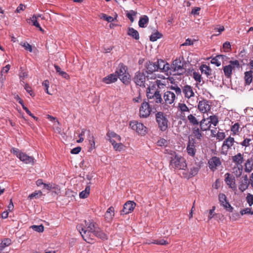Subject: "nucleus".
<instances>
[{"label": "nucleus", "mask_w": 253, "mask_h": 253, "mask_svg": "<svg viewBox=\"0 0 253 253\" xmlns=\"http://www.w3.org/2000/svg\"><path fill=\"white\" fill-rule=\"evenodd\" d=\"M137 12L133 10H130L127 12L126 14V16L130 20L131 22H133L134 20L133 16H135Z\"/></svg>", "instance_id": "obj_51"}, {"label": "nucleus", "mask_w": 253, "mask_h": 253, "mask_svg": "<svg viewBox=\"0 0 253 253\" xmlns=\"http://www.w3.org/2000/svg\"><path fill=\"white\" fill-rule=\"evenodd\" d=\"M18 158L26 164L34 165V159L33 157L28 156L24 153L22 152L19 153L18 155Z\"/></svg>", "instance_id": "obj_22"}, {"label": "nucleus", "mask_w": 253, "mask_h": 253, "mask_svg": "<svg viewBox=\"0 0 253 253\" xmlns=\"http://www.w3.org/2000/svg\"><path fill=\"white\" fill-rule=\"evenodd\" d=\"M218 199L220 205L222 206L226 210L229 211H232L233 208L226 200V197L224 194L220 193L218 195Z\"/></svg>", "instance_id": "obj_19"}, {"label": "nucleus", "mask_w": 253, "mask_h": 253, "mask_svg": "<svg viewBox=\"0 0 253 253\" xmlns=\"http://www.w3.org/2000/svg\"><path fill=\"white\" fill-rule=\"evenodd\" d=\"M198 62L196 55L193 53H185L184 55L180 56L179 58L175 59L172 63H196Z\"/></svg>", "instance_id": "obj_6"}, {"label": "nucleus", "mask_w": 253, "mask_h": 253, "mask_svg": "<svg viewBox=\"0 0 253 253\" xmlns=\"http://www.w3.org/2000/svg\"><path fill=\"white\" fill-rule=\"evenodd\" d=\"M184 64L181 66L178 64H170L169 71L171 72V75H181L185 72L186 70L183 67Z\"/></svg>", "instance_id": "obj_14"}, {"label": "nucleus", "mask_w": 253, "mask_h": 253, "mask_svg": "<svg viewBox=\"0 0 253 253\" xmlns=\"http://www.w3.org/2000/svg\"><path fill=\"white\" fill-rule=\"evenodd\" d=\"M250 212H251V208H245L240 211V213L242 215L246 214H250Z\"/></svg>", "instance_id": "obj_62"}, {"label": "nucleus", "mask_w": 253, "mask_h": 253, "mask_svg": "<svg viewBox=\"0 0 253 253\" xmlns=\"http://www.w3.org/2000/svg\"><path fill=\"white\" fill-rule=\"evenodd\" d=\"M42 86L44 87V90L46 93L48 94L51 95V93L48 91V88L49 86V82L48 80H44L42 83Z\"/></svg>", "instance_id": "obj_57"}, {"label": "nucleus", "mask_w": 253, "mask_h": 253, "mask_svg": "<svg viewBox=\"0 0 253 253\" xmlns=\"http://www.w3.org/2000/svg\"><path fill=\"white\" fill-rule=\"evenodd\" d=\"M95 236L98 238L103 240H106L108 239L107 235L104 233L100 228L98 227L93 234V236Z\"/></svg>", "instance_id": "obj_34"}, {"label": "nucleus", "mask_w": 253, "mask_h": 253, "mask_svg": "<svg viewBox=\"0 0 253 253\" xmlns=\"http://www.w3.org/2000/svg\"><path fill=\"white\" fill-rule=\"evenodd\" d=\"M232 161L237 166H242L244 161V154L238 153L232 157Z\"/></svg>", "instance_id": "obj_24"}, {"label": "nucleus", "mask_w": 253, "mask_h": 253, "mask_svg": "<svg viewBox=\"0 0 253 253\" xmlns=\"http://www.w3.org/2000/svg\"><path fill=\"white\" fill-rule=\"evenodd\" d=\"M192 131L194 136L198 140H201L204 136V134L202 133L203 131L201 129V127H199L198 126H194L192 128Z\"/></svg>", "instance_id": "obj_30"}, {"label": "nucleus", "mask_w": 253, "mask_h": 253, "mask_svg": "<svg viewBox=\"0 0 253 253\" xmlns=\"http://www.w3.org/2000/svg\"><path fill=\"white\" fill-rule=\"evenodd\" d=\"M23 84L22 85L24 86V89L26 90V91L29 93L32 97H34L35 96V93L33 91L31 86L28 84L25 83V84Z\"/></svg>", "instance_id": "obj_44"}, {"label": "nucleus", "mask_w": 253, "mask_h": 253, "mask_svg": "<svg viewBox=\"0 0 253 253\" xmlns=\"http://www.w3.org/2000/svg\"><path fill=\"white\" fill-rule=\"evenodd\" d=\"M100 17L101 19L106 20L108 22H112L115 20V18H114L112 16H108L104 13L101 14V15H100Z\"/></svg>", "instance_id": "obj_53"}, {"label": "nucleus", "mask_w": 253, "mask_h": 253, "mask_svg": "<svg viewBox=\"0 0 253 253\" xmlns=\"http://www.w3.org/2000/svg\"><path fill=\"white\" fill-rule=\"evenodd\" d=\"M246 201L250 206L253 205V195L250 193H248L246 197Z\"/></svg>", "instance_id": "obj_59"}, {"label": "nucleus", "mask_w": 253, "mask_h": 253, "mask_svg": "<svg viewBox=\"0 0 253 253\" xmlns=\"http://www.w3.org/2000/svg\"><path fill=\"white\" fill-rule=\"evenodd\" d=\"M178 109L182 113L189 112V109L187 105L183 103H179L178 105Z\"/></svg>", "instance_id": "obj_50"}, {"label": "nucleus", "mask_w": 253, "mask_h": 253, "mask_svg": "<svg viewBox=\"0 0 253 253\" xmlns=\"http://www.w3.org/2000/svg\"><path fill=\"white\" fill-rule=\"evenodd\" d=\"M224 177V180L226 184L233 191H236L237 190V186L235 177L228 172L225 174Z\"/></svg>", "instance_id": "obj_13"}, {"label": "nucleus", "mask_w": 253, "mask_h": 253, "mask_svg": "<svg viewBox=\"0 0 253 253\" xmlns=\"http://www.w3.org/2000/svg\"><path fill=\"white\" fill-rule=\"evenodd\" d=\"M115 74H117L118 77L128 74L127 67L124 64H122L116 71Z\"/></svg>", "instance_id": "obj_35"}, {"label": "nucleus", "mask_w": 253, "mask_h": 253, "mask_svg": "<svg viewBox=\"0 0 253 253\" xmlns=\"http://www.w3.org/2000/svg\"><path fill=\"white\" fill-rule=\"evenodd\" d=\"M223 48L225 51H229V50L231 49V45L229 42H226L223 44Z\"/></svg>", "instance_id": "obj_64"}, {"label": "nucleus", "mask_w": 253, "mask_h": 253, "mask_svg": "<svg viewBox=\"0 0 253 253\" xmlns=\"http://www.w3.org/2000/svg\"><path fill=\"white\" fill-rule=\"evenodd\" d=\"M88 139L89 143V145L90 147L89 148V151L91 152L93 149H95V138L93 134L90 133V131L88 130Z\"/></svg>", "instance_id": "obj_36"}, {"label": "nucleus", "mask_w": 253, "mask_h": 253, "mask_svg": "<svg viewBox=\"0 0 253 253\" xmlns=\"http://www.w3.org/2000/svg\"><path fill=\"white\" fill-rule=\"evenodd\" d=\"M200 69L202 74H205L207 77L212 75V69L207 64H202L200 67Z\"/></svg>", "instance_id": "obj_32"}, {"label": "nucleus", "mask_w": 253, "mask_h": 253, "mask_svg": "<svg viewBox=\"0 0 253 253\" xmlns=\"http://www.w3.org/2000/svg\"><path fill=\"white\" fill-rule=\"evenodd\" d=\"M10 65L9 64H7L6 66L3 67L1 71V81L3 82L5 80V78H3V75L4 74H6L9 70L10 69Z\"/></svg>", "instance_id": "obj_54"}, {"label": "nucleus", "mask_w": 253, "mask_h": 253, "mask_svg": "<svg viewBox=\"0 0 253 253\" xmlns=\"http://www.w3.org/2000/svg\"><path fill=\"white\" fill-rule=\"evenodd\" d=\"M235 64H228V65L225 66L223 68V72L227 78H230L232 74V71L235 68ZM239 65V64H237Z\"/></svg>", "instance_id": "obj_27"}, {"label": "nucleus", "mask_w": 253, "mask_h": 253, "mask_svg": "<svg viewBox=\"0 0 253 253\" xmlns=\"http://www.w3.org/2000/svg\"><path fill=\"white\" fill-rule=\"evenodd\" d=\"M234 173L236 175V177H239L242 174L243 172V166H237L236 168L233 169Z\"/></svg>", "instance_id": "obj_48"}, {"label": "nucleus", "mask_w": 253, "mask_h": 253, "mask_svg": "<svg viewBox=\"0 0 253 253\" xmlns=\"http://www.w3.org/2000/svg\"><path fill=\"white\" fill-rule=\"evenodd\" d=\"M216 139L218 140V141L223 140L225 137V133L223 132H218L216 134Z\"/></svg>", "instance_id": "obj_60"}, {"label": "nucleus", "mask_w": 253, "mask_h": 253, "mask_svg": "<svg viewBox=\"0 0 253 253\" xmlns=\"http://www.w3.org/2000/svg\"><path fill=\"white\" fill-rule=\"evenodd\" d=\"M151 109L149 103L143 102L139 108V116L140 118H146L148 117L151 113Z\"/></svg>", "instance_id": "obj_11"}, {"label": "nucleus", "mask_w": 253, "mask_h": 253, "mask_svg": "<svg viewBox=\"0 0 253 253\" xmlns=\"http://www.w3.org/2000/svg\"><path fill=\"white\" fill-rule=\"evenodd\" d=\"M244 80L246 84H250L253 80V75L251 72L247 71L245 73Z\"/></svg>", "instance_id": "obj_41"}, {"label": "nucleus", "mask_w": 253, "mask_h": 253, "mask_svg": "<svg viewBox=\"0 0 253 253\" xmlns=\"http://www.w3.org/2000/svg\"><path fill=\"white\" fill-rule=\"evenodd\" d=\"M125 84H128L130 83V75L129 74L118 77Z\"/></svg>", "instance_id": "obj_45"}, {"label": "nucleus", "mask_w": 253, "mask_h": 253, "mask_svg": "<svg viewBox=\"0 0 253 253\" xmlns=\"http://www.w3.org/2000/svg\"><path fill=\"white\" fill-rule=\"evenodd\" d=\"M163 35L159 32L158 31H157L154 33H153L150 36V40L151 42H155L158 39H160L162 37Z\"/></svg>", "instance_id": "obj_42"}, {"label": "nucleus", "mask_w": 253, "mask_h": 253, "mask_svg": "<svg viewBox=\"0 0 253 253\" xmlns=\"http://www.w3.org/2000/svg\"><path fill=\"white\" fill-rule=\"evenodd\" d=\"M208 165L210 170L214 172L221 166L222 162L220 158L213 156L208 161Z\"/></svg>", "instance_id": "obj_10"}, {"label": "nucleus", "mask_w": 253, "mask_h": 253, "mask_svg": "<svg viewBox=\"0 0 253 253\" xmlns=\"http://www.w3.org/2000/svg\"><path fill=\"white\" fill-rule=\"evenodd\" d=\"M115 216V210L113 207H109L105 213V219L107 222H110L112 220Z\"/></svg>", "instance_id": "obj_26"}, {"label": "nucleus", "mask_w": 253, "mask_h": 253, "mask_svg": "<svg viewBox=\"0 0 253 253\" xmlns=\"http://www.w3.org/2000/svg\"><path fill=\"white\" fill-rule=\"evenodd\" d=\"M146 244H154L157 245H166L169 244L168 242L165 240L164 239H161V240H154L152 242H146Z\"/></svg>", "instance_id": "obj_46"}, {"label": "nucleus", "mask_w": 253, "mask_h": 253, "mask_svg": "<svg viewBox=\"0 0 253 253\" xmlns=\"http://www.w3.org/2000/svg\"><path fill=\"white\" fill-rule=\"evenodd\" d=\"M200 127L203 131H206L210 130L211 125L209 121V118H203L199 124Z\"/></svg>", "instance_id": "obj_23"}, {"label": "nucleus", "mask_w": 253, "mask_h": 253, "mask_svg": "<svg viewBox=\"0 0 253 253\" xmlns=\"http://www.w3.org/2000/svg\"><path fill=\"white\" fill-rule=\"evenodd\" d=\"M136 207V203L131 201L126 202L124 205L122 210L121 211V214H126L131 212Z\"/></svg>", "instance_id": "obj_15"}, {"label": "nucleus", "mask_w": 253, "mask_h": 253, "mask_svg": "<svg viewBox=\"0 0 253 253\" xmlns=\"http://www.w3.org/2000/svg\"><path fill=\"white\" fill-rule=\"evenodd\" d=\"M90 192V187L89 186H87L84 190L82 191L80 193V198L84 199L87 198Z\"/></svg>", "instance_id": "obj_43"}, {"label": "nucleus", "mask_w": 253, "mask_h": 253, "mask_svg": "<svg viewBox=\"0 0 253 253\" xmlns=\"http://www.w3.org/2000/svg\"><path fill=\"white\" fill-rule=\"evenodd\" d=\"M147 96L150 103H163L160 91L151 89L150 87L147 88Z\"/></svg>", "instance_id": "obj_5"}, {"label": "nucleus", "mask_w": 253, "mask_h": 253, "mask_svg": "<svg viewBox=\"0 0 253 253\" xmlns=\"http://www.w3.org/2000/svg\"><path fill=\"white\" fill-rule=\"evenodd\" d=\"M200 169V167L198 166L193 167L189 171V175L191 176H194L197 174Z\"/></svg>", "instance_id": "obj_52"}, {"label": "nucleus", "mask_w": 253, "mask_h": 253, "mask_svg": "<svg viewBox=\"0 0 253 253\" xmlns=\"http://www.w3.org/2000/svg\"><path fill=\"white\" fill-rule=\"evenodd\" d=\"M186 151L189 156L193 157L195 156L197 150L194 139L191 138L189 139L186 147Z\"/></svg>", "instance_id": "obj_17"}, {"label": "nucleus", "mask_w": 253, "mask_h": 253, "mask_svg": "<svg viewBox=\"0 0 253 253\" xmlns=\"http://www.w3.org/2000/svg\"><path fill=\"white\" fill-rule=\"evenodd\" d=\"M240 126L239 123H235L234 125L231 127V131L232 132L233 135H235L238 134L239 132Z\"/></svg>", "instance_id": "obj_47"}, {"label": "nucleus", "mask_w": 253, "mask_h": 253, "mask_svg": "<svg viewBox=\"0 0 253 253\" xmlns=\"http://www.w3.org/2000/svg\"><path fill=\"white\" fill-rule=\"evenodd\" d=\"M149 22V18L147 15H143L140 17L138 25L141 28H145Z\"/></svg>", "instance_id": "obj_37"}, {"label": "nucleus", "mask_w": 253, "mask_h": 253, "mask_svg": "<svg viewBox=\"0 0 253 253\" xmlns=\"http://www.w3.org/2000/svg\"><path fill=\"white\" fill-rule=\"evenodd\" d=\"M245 171L248 173L251 172L253 170V158L248 159L245 164Z\"/></svg>", "instance_id": "obj_31"}, {"label": "nucleus", "mask_w": 253, "mask_h": 253, "mask_svg": "<svg viewBox=\"0 0 253 253\" xmlns=\"http://www.w3.org/2000/svg\"><path fill=\"white\" fill-rule=\"evenodd\" d=\"M169 166L174 169H185L187 164L184 158L174 153V155L170 158Z\"/></svg>", "instance_id": "obj_2"}, {"label": "nucleus", "mask_w": 253, "mask_h": 253, "mask_svg": "<svg viewBox=\"0 0 253 253\" xmlns=\"http://www.w3.org/2000/svg\"><path fill=\"white\" fill-rule=\"evenodd\" d=\"M235 142L234 138L231 136H229L226 138L222 145L221 153L223 155H227L229 150L231 149Z\"/></svg>", "instance_id": "obj_9"}, {"label": "nucleus", "mask_w": 253, "mask_h": 253, "mask_svg": "<svg viewBox=\"0 0 253 253\" xmlns=\"http://www.w3.org/2000/svg\"><path fill=\"white\" fill-rule=\"evenodd\" d=\"M170 64H146V72L148 74L153 73L156 71L166 73L167 75L172 74L169 72V66Z\"/></svg>", "instance_id": "obj_3"}, {"label": "nucleus", "mask_w": 253, "mask_h": 253, "mask_svg": "<svg viewBox=\"0 0 253 253\" xmlns=\"http://www.w3.org/2000/svg\"><path fill=\"white\" fill-rule=\"evenodd\" d=\"M208 118H209V121L211 125L212 124L214 126H216L218 123V118L216 115L210 116Z\"/></svg>", "instance_id": "obj_49"}, {"label": "nucleus", "mask_w": 253, "mask_h": 253, "mask_svg": "<svg viewBox=\"0 0 253 253\" xmlns=\"http://www.w3.org/2000/svg\"><path fill=\"white\" fill-rule=\"evenodd\" d=\"M19 76L20 79L21 84H23L22 83L25 84V82L24 81V80L28 77V72L26 71L22 70V68H21L20 70L19 71Z\"/></svg>", "instance_id": "obj_40"}, {"label": "nucleus", "mask_w": 253, "mask_h": 253, "mask_svg": "<svg viewBox=\"0 0 253 253\" xmlns=\"http://www.w3.org/2000/svg\"><path fill=\"white\" fill-rule=\"evenodd\" d=\"M250 182L247 175H244L240 181L239 189L241 192H244L248 188Z\"/></svg>", "instance_id": "obj_20"}, {"label": "nucleus", "mask_w": 253, "mask_h": 253, "mask_svg": "<svg viewBox=\"0 0 253 253\" xmlns=\"http://www.w3.org/2000/svg\"><path fill=\"white\" fill-rule=\"evenodd\" d=\"M193 77L194 80L199 83H200L202 81L201 75L197 72H194L193 74Z\"/></svg>", "instance_id": "obj_58"}, {"label": "nucleus", "mask_w": 253, "mask_h": 253, "mask_svg": "<svg viewBox=\"0 0 253 253\" xmlns=\"http://www.w3.org/2000/svg\"><path fill=\"white\" fill-rule=\"evenodd\" d=\"M84 224L77 226V228L80 233L84 240L88 243L91 244L93 240V234L98 225L92 220H84Z\"/></svg>", "instance_id": "obj_1"}, {"label": "nucleus", "mask_w": 253, "mask_h": 253, "mask_svg": "<svg viewBox=\"0 0 253 253\" xmlns=\"http://www.w3.org/2000/svg\"><path fill=\"white\" fill-rule=\"evenodd\" d=\"M118 77L115 73L111 74L102 79V82L106 84H110L116 82Z\"/></svg>", "instance_id": "obj_25"}, {"label": "nucleus", "mask_w": 253, "mask_h": 253, "mask_svg": "<svg viewBox=\"0 0 253 253\" xmlns=\"http://www.w3.org/2000/svg\"><path fill=\"white\" fill-rule=\"evenodd\" d=\"M170 88L171 89L175 91L177 96L181 95V89L177 85H171Z\"/></svg>", "instance_id": "obj_55"}, {"label": "nucleus", "mask_w": 253, "mask_h": 253, "mask_svg": "<svg viewBox=\"0 0 253 253\" xmlns=\"http://www.w3.org/2000/svg\"><path fill=\"white\" fill-rule=\"evenodd\" d=\"M201 10V8L199 7H195L192 9L191 14L194 15H198L199 14V11Z\"/></svg>", "instance_id": "obj_63"}, {"label": "nucleus", "mask_w": 253, "mask_h": 253, "mask_svg": "<svg viewBox=\"0 0 253 253\" xmlns=\"http://www.w3.org/2000/svg\"><path fill=\"white\" fill-rule=\"evenodd\" d=\"M199 117V116L196 117L195 114H190L187 116V119L191 125L194 126H197L200 124Z\"/></svg>", "instance_id": "obj_28"}, {"label": "nucleus", "mask_w": 253, "mask_h": 253, "mask_svg": "<svg viewBox=\"0 0 253 253\" xmlns=\"http://www.w3.org/2000/svg\"><path fill=\"white\" fill-rule=\"evenodd\" d=\"M129 126L140 135H144L147 133V128L141 123L134 121L130 122Z\"/></svg>", "instance_id": "obj_7"}, {"label": "nucleus", "mask_w": 253, "mask_h": 253, "mask_svg": "<svg viewBox=\"0 0 253 253\" xmlns=\"http://www.w3.org/2000/svg\"><path fill=\"white\" fill-rule=\"evenodd\" d=\"M155 118L159 128L162 131H166L168 127L169 124L167 115L162 112H158L156 114Z\"/></svg>", "instance_id": "obj_4"}, {"label": "nucleus", "mask_w": 253, "mask_h": 253, "mask_svg": "<svg viewBox=\"0 0 253 253\" xmlns=\"http://www.w3.org/2000/svg\"><path fill=\"white\" fill-rule=\"evenodd\" d=\"M127 34L136 40L139 39V34L138 32L133 28H128Z\"/></svg>", "instance_id": "obj_33"}, {"label": "nucleus", "mask_w": 253, "mask_h": 253, "mask_svg": "<svg viewBox=\"0 0 253 253\" xmlns=\"http://www.w3.org/2000/svg\"><path fill=\"white\" fill-rule=\"evenodd\" d=\"M211 108L210 102L206 99H203L198 102V109L202 113H208L211 110Z\"/></svg>", "instance_id": "obj_12"}, {"label": "nucleus", "mask_w": 253, "mask_h": 253, "mask_svg": "<svg viewBox=\"0 0 253 253\" xmlns=\"http://www.w3.org/2000/svg\"><path fill=\"white\" fill-rule=\"evenodd\" d=\"M12 243L11 240L9 238H5L0 243V252H2L4 249L10 246Z\"/></svg>", "instance_id": "obj_38"}, {"label": "nucleus", "mask_w": 253, "mask_h": 253, "mask_svg": "<svg viewBox=\"0 0 253 253\" xmlns=\"http://www.w3.org/2000/svg\"><path fill=\"white\" fill-rule=\"evenodd\" d=\"M107 136L108 137V140L111 143V140L121 141V137L117 134L116 133L113 131H108L106 134Z\"/></svg>", "instance_id": "obj_29"}, {"label": "nucleus", "mask_w": 253, "mask_h": 253, "mask_svg": "<svg viewBox=\"0 0 253 253\" xmlns=\"http://www.w3.org/2000/svg\"><path fill=\"white\" fill-rule=\"evenodd\" d=\"M134 82L137 85L145 87V75L143 73L140 72H136L134 77Z\"/></svg>", "instance_id": "obj_16"}, {"label": "nucleus", "mask_w": 253, "mask_h": 253, "mask_svg": "<svg viewBox=\"0 0 253 253\" xmlns=\"http://www.w3.org/2000/svg\"><path fill=\"white\" fill-rule=\"evenodd\" d=\"M233 58L229 57L224 55H218L213 58L211 61V63H239L238 60H233Z\"/></svg>", "instance_id": "obj_8"}, {"label": "nucleus", "mask_w": 253, "mask_h": 253, "mask_svg": "<svg viewBox=\"0 0 253 253\" xmlns=\"http://www.w3.org/2000/svg\"><path fill=\"white\" fill-rule=\"evenodd\" d=\"M182 90L186 98L190 99L195 95L192 87L189 85L186 84L184 85L182 87Z\"/></svg>", "instance_id": "obj_21"}, {"label": "nucleus", "mask_w": 253, "mask_h": 253, "mask_svg": "<svg viewBox=\"0 0 253 253\" xmlns=\"http://www.w3.org/2000/svg\"><path fill=\"white\" fill-rule=\"evenodd\" d=\"M251 140V139L250 138H245L244 140L241 143V145L246 147H248L250 145V142Z\"/></svg>", "instance_id": "obj_61"}, {"label": "nucleus", "mask_w": 253, "mask_h": 253, "mask_svg": "<svg viewBox=\"0 0 253 253\" xmlns=\"http://www.w3.org/2000/svg\"><path fill=\"white\" fill-rule=\"evenodd\" d=\"M111 143L113 146V148L118 151H121L125 147V145L122 143H117L116 141L111 140Z\"/></svg>", "instance_id": "obj_39"}, {"label": "nucleus", "mask_w": 253, "mask_h": 253, "mask_svg": "<svg viewBox=\"0 0 253 253\" xmlns=\"http://www.w3.org/2000/svg\"><path fill=\"white\" fill-rule=\"evenodd\" d=\"M31 228L38 232H42L44 231V227L42 225H32Z\"/></svg>", "instance_id": "obj_56"}, {"label": "nucleus", "mask_w": 253, "mask_h": 253, "mask_svg": "<svg viewBox=\"0 0 253 253\" xmlns=\"http://www.w3.org/2000/svg\"><path fill=\"white\" fill-rule=\"evenodd\" d=\"M164 103L166 105H170L172 104L175 98V94L174 92L170 91H167L165 92L164 96Z\"/></svg>", "instance_id": "obj_18"}]
</instances>
